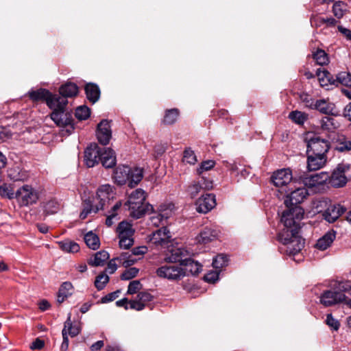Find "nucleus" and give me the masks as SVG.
<instances>
[{
	"mask_svg": "<svg viewBox=\"0 0 351 351\" xmlns=\"http://www.w3.org/2000/svg\"><path fill=\"white\" fill-rule=\"evenodd\" d=\"M328 182L332 186L335 188L343 187L346 184L348 179L345 176V169L343 166L339 165L333 171L331 176H330Z\"/></svg>",
	"mask_w": 351,
	"mask_h": 351,
	"instance_id": "obj_21",
	"label": "nucleus"
},
{
	"mask_svg": "<svg viewBox=\"0 0 351 351\" xmlns=\"http://www.w3.org/2000/svg\"><path fill=\"white\" fill-rule=\"evenodd\" d=\"M77 93V86L74 83L67 82L60 87V95H58L60 96V97L65 98L66 99H67L68 97H73L76 96Z\"/></svg>",
	"mask_w": 351,
	"mask_h": 351,
	"instance_id": "obj_28",
	"label": "nucleus"
},
{
	"mask_svg": "<svg viewBox=\"0 0 351 351\" xmlns=\"http://www.w3.org/2000/svg\"><path fill=\"white\" fill-rule=\"evenodd\" d=\"M170 252L171 254L165 258V261L167 263H173L179 262L181 265L190 256L189 251L184 247L172 248Z\"/></svg>",
	"mask_w": 351,
	"mask_h": 351,
	"instance_id": "obj_19",
	"label": "nucleus"
},
{
	"mask_svg": "<svg viewBox=\"0 0 351 351\" xmlns=\"http://www.w3.org/2000/svg\"><path fill=\"white\" fill-rule=\"evenodd\" d=\"M109 257L108 252L101 250L95 253L94 256L88 260V263L93 267L102 266Z\"/></svg>",
	"mask_w": 351,
	"mask_h": 351,
	"instance_id": "obj_31",
	"label": "nucleus"
},
{
	"mask_svg": "<svg viewBox=\"0 0 351 351\" xmlns=\"http://www.w3.org/2000/svg\"><path fill=\"white\" fill-rule=\"evenodd\" d=\"M130 308L132 309H134L136 311H142L145 308V305L141 304L136 298L134 300H130L129 302Z\"/></svg>",
	"mask_w": 351,
	"mask_h": 351,
	"instance_id": "obj_63",
	"label": "nucleus"
},
{
	"mask_svg": "<svg viewBox=\"0 0 351 351\" xmlns=\"http://www.w3.org/2000/svg\"><path fill=\"white\" fill-rule=\"evenodd\" d=\"M59 210V204L54 199H51L44 205V211L47 215L56 213Z\"/></svg>",
	"mask_w": 351,
	"mask_h": 351,
	"instance_id": "obj_47",
	"label": "nucleus"
},
{
	"mask_svg": "<svg viewBox=\"0 0 351 351\" xmlns=\"http://www.w3.org/2000/svg\"><path fill=\"white\" fill-rule=\"evenodd\" d=\"M328 203V199L324 197L312 199L308 207V217L319 215V218L322 219V214L327 208Z\"/></svg>",
	"mask_w": 351,
	"mask_h": 351,
	"instance_id": "obj_20",
	"label": "nucleus"
},
{
	"mask_svg": "<svg viewBox=\"0 0 351 351\" xmlns=\"http://www.w3.org/2000/svg\"><path fill=\"white\" fill-rule=\"evenodd\" d=\"M276 187H282L289 184L292 180V173L289 169H282L274 172L271 178Z\"/></svg>",
	"mask_w": 351,
	"mask_h": 351,
	"instance_id": "obj_17",
	"label": "nucleus"
},
{
	"mask_svg": "<svg viewBox=\"0 0 351 351\" xmlns=\"http://www.w3.org/2000/svg\"><path fill=\"white\" fill-rule=\"evenodd\" d=\"M183 161L191 165H193L197 162L196 156L191 148H187L184 150Z\"/></svg>",
	"mask_w": 351,
	"mask_h": 351,
	"instance_id": "obj_51",
	"label": "nucleus"
},
{
	"mask_svg": "<svg viewBox=\"0 0 351 351\" xmlns=\"http://www.w3.org/2000/svg\"><path fill=\"white\" fill-rule=\"evenodd\" d=\"M307 195V189L306 187L297 188L291 192L290 195H287L285 200V204L287 209L282 213L281 218L285 213L290 212L293 214V217H295L296 208H300L302 211V217H304V209L298 206L302 203ZM303 218H302V219ZM282 221V219H280Z\"/></svg>",
	"mask_w": 351,
	"mask_h": 351,
	"instance_id": "obj_5",
	"label": "nucleus"
},
{
	"mask_svg": "<svg viewBox=\"0 0 351 351\" xmlns=\"http://www.w3.org/2000/svg\"><path fill=\"white\" fill-rule=\"evenodd\" d=\"M326 322L330 327L335 330H338L340 326L339 322L335 319L331 314L327 315Z\"/></svg>",
	"mask_w": 351,
	"mask_h": 351,
	"instance_id": "obj_58",
	"label": "nucleus"
},
{
	"mask_svg": "<svg viewBox=\"0 0 351 351\" xmlns=\"http://www.w3.org/2000/svg\"><path fill=\"white\" fill-rule=\"evenodd\" d=\"M329 143L328 141L320 138L314 135L313 137H308V152L312 154L322 156H326V153L329 149Z\"/></svg>",
	"mask_w": 351,
	"mask_h": 351,
	"instance_id": "obj_11",
	"label": "nucleus"
},
{
	"mask_svg": "<svg viewBox=\"0 0 351 351\" xmlns=\"http://www.w3.org/2000/svg\"><path fill=\"white\" fill-rule=\"evenodd\" d=\"M330 178L326 171L308 173V189L314 193H322L327 187V182Z\"/></svg>",
	"mask_w": 351,
	"mask_h": 351,
	"instance_id": "obj_7",
	"label": "nucleus"
},
{
	"mask_svg": "<svg viewBox=\"0 0 351 351\" xmlns=\"http://www.w3.org/2000/svg\"><path fill=\"white\" fill-rule=\"evenodd\" d=\"M332 12L334 15L338 19H341V17H343V10L341 8V1L336 2L335 3H334L332 6Z\"/></svg>",
	"mask_w": 351,
	"mask_h": 351,
	"instance_id": "obj_59",
	"label": "nucleus"
},
{
	"mask_svg": "<svg viewBox=\"0 0 351 351\" xmlns=\"http://www.w3.org/2000/svg\"><path fill=\"white\" fill-rule=\"evenodd\" d=\"M156 274L159 278L169 280H178L185 276L184 268L172 264L158 267L156 271Z\"/></svg>",
	"mask_w": 351,
	"mask_h": 351,
	"instance_id": "obj_8",
	"label": "nucleus"
},
{
	"mask_svg": "<svg viewBox=\"0 0 351 351\" xmlns=\"http://www.w3.org/2000/svg\"><path fill=\"white\" fill-rule=\"evenodd\" d=\"M195 204L198 213H207L216 205L215 195L213 193L203 195L197 200Z\"/></svg>",
	"mask_w": 351,
	"mask_h": 351,
	"instance_id": "obj_14",
	"label": "nucleus"
},
{
	"mask_svg": "<svg viewBox=\"0 0 351 351\" xmlns=\"http://www.w3.org/2000/svg\"><path fill=\"white\" fill-rule=\"evenodd\" d=\"M326 156L311 154L308 155V172L315 171L324 167L326 163Z\"/></svg>",
	"mask_w": 351,
	"mask_h": 351,
	"instance_id": "obj_27",
	"label": "nucleus"
},
{
	"mask_svg": "<svg viewBox=\"0 0 351 351\" xmlns=\"http://www.w3.org/2000/svg\"><path fill=\"white\" fill-rule=\"evenodd\" d=\"M336 86L341 84L346 86H351V73L346 71L339 73L335 78Z\"/></svg>",
	"mask_w": 351,
	"mask_h": 351,
	"instance_id": "obj_39",
	"label": "nucleus"
},
{
	"mask_svg": "<svg viewBox=\"0 0 351 351\" xmlns=\"http://www.w3.org/2000/svg\"><path fill=\"white\" fill-rule=\"evenodd\" d=\"M336 237L335 231H330L319 239L315 244V247L320 250H326L334 241Z\"/></svg>",
	"mask_w": 351,
	"mask_h": 351,
	"instance_id": "obj_29",
	"label": "nucleus"
},
{
	"mask_svg": "<svg viewBox=\"0 0 351 351\" xmlns=\"http://www.w3.org/2000/svg\"><path fill=\"white\" fill-rule=\"evenodd\" d=\"M185 267L184 269L185 275L186 272L190 273L192 275H197L202 270V265L197 261H194L190 256L185 260V261L181 265Z\"/></svg>",
	"mask_w": 351,
	"mask_h": 351,
	"instance_id": "obj_32",
	"label": "nucleus"
},
{
	"mask_svg": "<svg viewBox=\"0 0 351 351\" xmlns=\"http://www.w3.org/2000/svg\"><path fill=\"white\" fill-rule=\"evenodd\" d=\"M138 269L136 267H130L126 269L121 276V279L123 280H129L136 277L138 273Z\"/></svg>",
	"mask_w": 351,
	"mask_h": 351,
	"instance_id": "obj_53",
	"label": "nucleus"
},
{
	"mask_svg": "<svg viewBox=\"0 0 351 351\" xmlns=\"http://www.w3.org/2000/svg\"><path fill=\"white\" fill-rule=\"evenodd\" d=\"M143 177V169L136 167L134 169H131L130 180H129V186L131 188L134 187L137 185Z\"/></svg>",
	"mask_w": 351,
	"mask_h": 351,
	"instance_id": "obj_34",
	"label": "nucleus"
},
{
	"mask_svg": "<svg viewBox=\"0 0 351 351\" xmlns=\"http://www.w3.org/2000/svg\"><path fill=\"white\" fill-rule=\"evenodd\" d=\"M121 206V202H117L111 208L110 214L107 216L106 219V225L108 227L111 226L113 223V219L117 215V211L120 208Z\"/></svg>",
	"mask_w": 351,
	"mask_h": 351,
	"instance_id": "obj_49",
	"label": "nucleus"
},
{
	"mask_svg": "<svg viewBox=\"0 0 351 351\" xmlns=\"http://www.w3.org/2000/svg\"><path fill=\"white\" fill-rule=\"evenodd\" d=\"M339 125V123L330 117H324L321 120V127L325 130H333L337 128Z\"/></svg>",
	"mask_w": 351,
	"mask_h": 351,
	"instance_id": "obj_40",
	"label": "nucleus"
},
{
	"mask_svg": "<svg viewBox=\"0 0 351 351\" xmlns=\"http://www.w3.org/2000/svg\"><path fill=\"white\" fill-rule=\"evenodd\" d=\"M219 236V231L212 228L206 227L199 233L197 241L199 243L206 244L216 239Z\"/></svg>",
	"mask_w": 351,
	"mask_h": 351,
	"instance_id": "obj_26",
	"label": "nucleus"
},
{
	"mask_svg": "<svg viewBox=\"0 0 351 351\" xmlns=\"http://www.w3.org/2000/svg\"><path fill=\"white\" fill-rule=\"evenodd\" d=\"M117 259L122 261V265L125 267H128L136 262V259L133 258V255H130L128 253H122Z\"/></svg>",
	"mask_w": 351,
	"mask_h": 351,
	"instance_id": "obj_50",
	"label": "nucleus"
},
{
	"mask_svg": "<svg viewBox=\"0 0 351 351\" xmlns=\"http://www.w3.org/2000/svg\"><path fill=\"white\" fill-rule=\"evenodd\" d=\"M289 118L298 125H302L306 121V115L300 111H292L289 114Z\"/></svg>",
	"mask_w": 351,
	"mask_h": 351,
	"instance_id": "obj_45",
	"label": "nucleus"
},
{
	"mask_svg": "<svg viewBox=\"0 0 351 351\" xmlns=\"http://www.w3.org/2000/svg\"><path fill=\"white\" fill-rule=\"evenodd\" d=\"M170 239L169 230L162 227L152 234L151 241L156 245H165L170 242Z\"/></svg>",
	"mask_w": 351,
	"mask_h": 351,
	"instance_id": "obj_23",
	"label": "nucleus"
},
{
	"mask_svg": "<svg viewBox=\"0 0 351 351\" xmlns=\"http://www.w3.org/2000/svg\"><path fill=\"white\" fill-rule=\"evenodd\" d=\"M295 217L290 212L285 213L282 217V223L285 228L278 234V241L285 247V252L293 256L296 263L304 261V256L300 251L304 248L305 239L299 236L302 228L301 220L303 211L296 208ZM304 225V223H302Z\"/></svg>",
	"mask_w": 351,
	"mask_h": 351,
	"instance_id": "obj_1",
	"label": "nucleus"
},
{
	"mask_svg": "<svg viewBox=\"0 0 351 351\" xmlns=\"http://www.w3.org/2000/svg\"><path fill=\"white\" fill-rule=\"evenodd\" d=\"M9 178L13 181H23L27 178V174L25 171L20 170L18 167L13 168L8 171Z\"/></svg>",
	"mask_w": 351,
	"mask_h": 351,
	"instance_id": "obj_41",
	"label": "nucleus"
},
{
	"mask_svg": "<svg viewBox=\"0 0 351 351\" xmlns=\"http://www.w3.org/2000/svg\"><path fill=\"white\" fill-rule=\"evenodd\" d=\"M228 262V258L226 255L223 254H218L216 256L213 261V266L215 269H221L223 267L227 265Z\"/></svg>",
	"mask_w": 351,
	"mask_h": 351,
	"instance_id": "obj_46",
	"label": "nucleus"
},
{
	"mask_svg": "<svg viewBox=\"0 0 351 351\" xmlns=\"http://www.w3.org/2000/svg\"><path fill=\"white\" fill-rule=\"evenodd\" d=\"M97 197L99 200V203L96 206L95 213H97L99 210L104 209L106 203L109 202L110 198L113 197L112 186L110 184L99 186L97 191Z\"/></svg>",
	"mask_w": 351,
	"mask_h": 351,
	"instance_id": "obj_16",
	"label": "nucleus"
},
{
	"mask_svg": "<svg viewBox=\"0 0 351 351\" xmlns=\"http://www.w3.org/2000/svg\"><path fill=\"white\" fill-rule=\"evenodd\" d=\"M317 80L320 86L326 89H330V86H336L335 79L333 76L326 70H322L320 68L316 71Z\"/></svg>",
	"mask_w": 351,
	"mask_h": 351,
	"instance_id": "obj_22",
	"label": "nucleus"
},
{
	"mask_svg": "<svg viewBox=\"0 0 351 351\" xmlns=\"http://www.w3.org/2000/svg\"><path fill=\"white\" fill-rule=\"evenodd\" d=\"M58 244L60 248L65 252L75 253L80 249L77 243L69 240L60 241Z\"/></svg>",
	"mask_w": 351,
	"mask_h": 351,
	"instance_id": "obj_35",
	"label": "nucleus"
},
{
	"mask_svg": "<svg viewBox=\"0 0 351 351\" xmlns=\"http://www.w3.org/2000/svg\"><path fill=\"white\" fill-rule=\"evenodd\" d=\"M71 314L69 313L68 317L64 322V328L66 329L67 332V335H69L71 337H73L77 336L80 333V328L76 326H73L72 322L71 320Z\"/></svg>",
	"mask_w": 351,
	"mask_h": 351,
	"instance_id": "obj_42",
	"label": "nucleus"
},
{
	"mask_svg": "<svg viewBox=\"0 0 351 351\" xmlns=\"http://www.w3.org/2000/svg\"><path fill=\"white\" fill-rule=\"evenodd\" d=\"M75 115L78 120H86L90 115V110L86 106H79L75 110Z\"/></svg>",
	"mask_w": 351,
	"mask_h": 351,
	"instance_id": "obj_44",
	"label": "nucleus"
},
{
	"mask_svg": "<svg viewBox=\"0 0 351 351\" xmlns=\"http://www.w3.org/2000/svg\"><path fill=\"white\" fill-rule=\"evenodd\" d=\"M335 149L339 152H345L351 151V141H348L345 137L339 139L337 141Z\"/></svg>",
	"mask_w": 351,
	"mask_h": 351,
	"instance_id": "obj_43",
	"label": "nucleus"
},
{
	"mask_svg": "<svg viewBox=\"0 0 351 351\" xmlns=\"http://www.w3.org/2000/svg\"><path fill=\"white\" fill-rule=\"evenodd\" d=\"M119 247L123 249H129L134 243L132 236H119Z\"/></svg>",
	"mask_w": 351,
	"mask_h": 351,
	"instance_id": "obj_52",
	"label": "nucleus"
},
{
	"mask_svg": "<svg viewBox=\"0 0 351 351\" xmlns=\"http://www.w3.org/2000/svg\"><path fill=\"white\" fill-rule=\"evenodd\" d=\"M63 341L60 346L61 351H66L69 347V339L67 336V332L65 328H63L62 331Z\"/></svg>",
	"mask_w": 351,
	"mask_h": 351,
	"instance_id": "obj_64",
	"label": "nucleus"
},
{
	"mask_svg": "<svg viewBox=\"0 0 351 351\" xmlns=\"http://www.w3.org/2000/svg\"><path fill=\"white\" fill-rule=\"evenodd\" d=\"M308 108L327 115L337 114L335 105L330 102L329 99H311L308 100Z\"/></svg>",
	"mask_w": 351,
	"mask_h": 351,
	"instance_id": "obj_10",
	"label": "nucleus"
},
{
	"mask_svg": "<svg viewBox=\"0 0 351 351\" xmlns=\"http://www.w3.org/2000/svg\"><path fill=\"white\" fill-rule=\"evenodd\" d=\"M145 192L141 189L134 191L129 196L125 205L128 206L130 215L135 219H139L145 214H149L153 210V206L145 203Z\"/></svg>",
	"mask_w": 351,
	"mask_h": 351,
	"instance_id": "obj_3",
	"label": "nucleus"
},
{
	"mask_svg": "<svg viewBox=\"0 0 351 351\" xmlns=\"http://www.w3.org/2000/svg\"><path fill=\"white\" fill-rule=\"evenodd\" d=\"M346 211V208L344 206L340 204H329L328 202L327 208L322 214V219H324L328 223H334Z\"/></svg>",
	"mask_w": 351,
	"mask_h": 351,
	"instance_id": "obj_13",
	"label": "nucleus"
},
{
	"mask_svg": "<svg viewBox=\"0 0 351 351\" xmlns=\"http://www.w3.org/2000/svg\"><path fill=\"white\" fill-rule=\"evenodd\" d=\"M99 161L106 168H112L116 165L114 152L110 148H101Z\"/></svg>",
	"mask_w": 351,
	"mask_h": 351,
	"instance_id": "obj_24",
	"label": "nucleus"
},
{
	"mask_svg": "<svg viewBox=\"0 0 351 351\" xmlns=\"http://www.w3.org/2000/svg\"><path fill=\"white\" fill-rule=\"evenodd\" d=\"M136 299L146 306L147 304L153 300V296L147 292H139L136 295Z\"/></svg>",
	"mask_w": 351,
	"mask_h": 351,
	"instance_id": "obj_55",
	"label": "nucleus"
},
{
	"mask_svg": "<svg viewBox=\"0 0 351 351\" xmlns=\"http://www.w3.org/2000/svg\"><path fill=\"white\" fill-rule=\"evenodd\" d=\"M119 293H120L119 290L107 294L106 295L104 296L103 298H101V303H108V302H112L119 297Z\"/></svg>",
	"mask_w": 351,
	"mask_h": 351,
	"instance_id": "obj_57",
	"label": "nucleus"
},
{
	"mask_svg": "<svg viewBox=\"0 0 351 351\" xmlns=\"http://www.w3.org/2000/svg\"><path fill=\"white\" fill-rule=\"evenodd\" d=\"M215 165V162L214 160H206L203 161L199 167L197 169V173L198 175H201L205 171L210 170L213 167H214Z\"/></svg>",
	"mask_w": 351,
	"mask_h": 351,
	"instance_id": "obj_54",
	"label": "nucleus"
},
{
	"mask_svg": "<svg viewBox=\"0 0 351 351\" xmlns=\"http://www.w3.org/2000/svg\"><path fill=\"white\" fill-rule=\"evenodd\" d=\"M213 181L202 176L198 181H193L187 187L186 193L191 197H195L204 190H210L213 188Z\"/></svg>",
	"mask_w": 351,
	"mask_h": 351,
	"instance_id": "obj_12",
	"label": "nucleus"
},
{
	"mask_svg": "<svg viewBox=\"0 0 351 351\" xmlns=\"http://www.w3.org/2000/svg\"><path fill=\"white\" fill-rule=\"evenodd\" d=\"M96 134L98 141L101 144L106 145L109 143L112 137V131L110 122L107 119H103L97 125Z\"/></svg>",
	"mask_w": 351,
	"mask_h": 351,
	"instance_id": "obj_15",
	"label": "nucleus"
},
{
	"mask_svg": "<svg viewBox=\"0 0 351 351\" xmlns=\"http://www.w3.org/2000/svg\"><path fill=\"white\" fill-rule=\"evenodd\" d=\"M219 278V273L217 271H210L204 276L206 282L215 283Z\"/></svg>",
	"mask_w": 351,
	"mask_h": 351,
	"instance_id": "obj_62",
	"label": "nucleus"
},
{
	"mask_svg": "<svg viewBox=\"0 0 351 351\" xmlns=\"http://www.w3.org/2000/svg\"><path fill=\"white\" fill-rule=\"evenodd\" d=\"M336 291H326L321 297L320 302L325 306H330L339 303H342L346 301L345 292L351 290L350 286L343 282H338L336 287Z\"/></svg>",
	"mask_w": 351,
	"mask_h": 351,
	"instance_id": "obj_4",
	"label": "nucleus"
},
{
	"mask_svg": "<svg viewBox=\"0 0 351 351\" xmlns=\"http://www.w3.org/2000/svg\"><path fill=\"white\" fill-rule=\"evenodd\" d=\"M141 284L139 280H133L130 282L128 287V293L134 294L136 293L141 288Z\"/></svg>",
	"mask_w": 351,
	"mask_h": 351,
	"instance_id": "obj_56",
	"label": "nucleus"
},
{
	"mask_svg": "<svg viewBox=\"0 0 351 351\" xmlns=\"http://www.w3.org/2000/svg\"><path fill=\"white\" fill-rule=\"evenodd\" d=\"M108 282L109 276L104 273H101L96 277L95 286L97 290L101 291L104 289Z\"/></svg>",
	"mask_w": 351,
	"mask_h": 351,
	"instance_id": "obj_48",
	"label": "nucleus"
},
{
	"mask_svg": "<svg viewBox=\"0 0 351 351\" xmlns=\"http://www.w3.org/2000/svg\"><path fill=\"white\" fill-rule=\"evenodd\" d=\"M117 231L119 236H133L134 232V230L132 228V225L125 221L119 223Z\"/></svg>",
	"mask_w": 351,
	"mask_h": 351,
	"instance_id": "obj_38",
	"label": "nucleus"
},
{
	"mask_svg": "<svg viewBox=\"0 0 351 351\" xmlns=\"http://www.w3.org/2000/svg\"><path fill=\"white\" fill-rule=\"evenodd\" d=\"M84 241L89 248L94 250L99 248L100 245L99 237L92 232H89L85 234Z\"/></svg>",
	"mask_w": 351,
	"mask_h": 351,
	"instance_id": "obj_36",
	"label": "nucleus"
},
{
	"mask_svg": "<svg viewBox=\"0 0 351 351\" xmlns=\"http://www.w3.org/2000/svg\"><path fill=\"white\" fill-rule=\"evenodd\" d=\"M15 197L21 206H27L37 202L38 194L31 186L24 185L16 191Z\"/></svg>",
	"mask_w": 351,
	"mask_h": 351,
	"instance_id": "obj_9",
	"label": "nucleus"
},
{
	"mask_svg": "<svg viewBox=\"0 0 351 351\" xmlns=\"http://www.w3.org/2000/svg\"><path fill=\"white\" fill-rule=\"evenodd\" d=\"M27 95L33 102L45 101L49 108H53L54 103L60 98L59 95H54L43 88L32 89L28 91Z\"/></svg>",
	"mask_w": 351,
	"mask_h": 351,
	"instance_id": "obj_6",
	"label": "nucleus"
},
{
	"mask_svg": "<svg viewBox=\"0 0 351 351\" xmlns=\"http://www.w3.org/2000/svg\"><path fill=\"white\" fill-rule=\"evenodd\" d=\"M167 145L165 143H160L156 145L154 147V156L155 158H158L161 156L167 150Z\"/></svg>",
	"mask_w": 351,
	"mask_h": 351,
	"instance_id": "obj_60",
	"label": "nucleus"
},
{
	"mask_svg": "<svg viewBox=\"0 0 351 351\" xmlns=\"http://www.w3.org/2000/svg\"><path fill=\"white\" fill-rule=\"evenodd\" d=\"M178 116V109L172 108L167 110L162 120V123L165 125H172L177 121Z\"/></svg>",
	"mask_w": 351,
	"mask_h": 351,
	"instance_id": "obj_37",
	"label": "nucleus"
},
{
	"mask_svg": "<svg viewBox=\"0 0 351 351\" xmlns=\"http://www.w3.org/2000/svg\"><path fill=\"white\" fill-rule=\"evenodd\" d=\"M312 58L317 64L323 66L329 63V58L326 51L321 49H317L312 51Z\"/></svg>",
	"mask_w": 351,
	"mask_h": 351,
	"instance_id": "obj_33",
	"label": "nucleus"
},
{
	"mask_svg": "<svg viewBox=\"0 0 351 351\" xmlns=\"http://www.w3.org/2000/svg\"><path fill=\"white\" fill-rule=\"evenodd\" d=\"M67 104V99L60 97L54 103V107L49 108L52 110L49 116L57 126L66 128L64 132L69 135L73 132L75 127L72 113L66 110Z\"/></svg>",
	"mask_w": 351,
	"mask_h": 351,
	"instance_id": "obj_2",
	"label": "nucleus"
},
{
	"mask_svg": "<svg viewBox=\"0 0 351 351\" xmlns=\"http://www.w3.org/2000/svg\"><path fill=\"white\" fill-rule=\"evenodd\" d=\"M101 148L96 144L90 145L84 151V161L87 167H93L99 162Z\"/></svg>",
	"mask_w": 351,
	"mask_h": 351,
	"instance_id": "obj_18",
	"label": "nucleus"
},
{
	"mask_svg": "<svg viewBox=\"0 0 351 351\" xmlns=\"http://www.w3.org/2000/svg\"><path fill=\"white\" fill-rule=\"evenodd\" d=\"M131 168L128 166L118 167L115 169L113 178L115 182L119 185L125 184L127 181L129 182Z\"/></svg>",
	"mask_w": 351,
	"mask_h": 351,
	"instance_id": "obj_25",
	"label": "nucleus"
},
{
	"mask_svg": "<svg viewBox=\"0 0 351 351\" xmlns=\"http://www.w3.org/2000/svg\"><path fill=\"white\" fill-rule=\"evenodd\" d=\"M85 93L87 99L93 104L95 103L99 99L100 89L95 84H87L85 86Z\"/></svg>",
	"mask_w": 351,
	"mask_h": 351,
	"instance_id": "obj_30",
	"label": "nucleus"
},
{
	"mask_svg": "<svg viewBox=\"0 0 351 351\" xmlns=\"http://www.w3.org/2000/svg\"><path fill=\"white\" fill-rule=\"evenodd\" d=\"M73 288V285L70 282H64L61 285L59 289L60 293L70 295L71 294L70 291L72 290Z\"/></svg>",
	"mask_w": 351,
	"mask_h": 351,
	"instance_id": "obj_61",
	"label": "nucleus"
}]
</instances>
